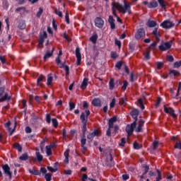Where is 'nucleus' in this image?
<instances>
[{
	"label": "nucleus",
	"mask_w": 181,
	"mask_h": 181,
	"mask_svg": "<svg viewBox=\"0 0 181 181\" xmlns=\"http://www.w3.org/2000/svg\"><path fill=\"white\" fill-rule=\"evenodd\" d=\"M91 114L89 110H86L85 112H82L80 116V119L83 124L82 127V132L83 134L81 137V146L82 148V153H86V151H87V146H86V144H87V139H86V132H87V122L88 121V116Z\"/></svg>",
	"instance_id": "1"
},
{
	"label": "nucleus",
	"mask_w": 181,
	"mask_h": 181,
	"mask_svg": "<svg viewBox=\"0 0 181 181\" xmlns=\"http://www.w3.org/2000/svg\"><path fill=\"white\" fill-rule=\"evenodd\" d=\"M112 6H115L119 12H122V13H127V11L129 15H131V4H128L127 1H124V6L120 4L119 3H112Z\"/></svg>",
	"instance_id": "2"
},
{
	"label": "nucleus",
	"mask_w": 181,
	"mask_h": 181,
	"mask_svg": "<svg viewBox=\"0 0 181 181\" xmlns=\"http://www.w3.org/2000/svg\"><path fill=\"white\" fill-rule=\"evenodd\" d=\"M173 43V42L172 40H170L169 42H162L159 45L158 49L161 52H166V50H169V49H170L172 47Z\"/></svg>",
	"instance_id": "3"
},
{
	"label": "nucleus",
	"mask_w": 181,
	"mask_h": 181,
	"mask_svg": "<svg viewBox=\"0 0 181 181\" xmlns=\"http://www.w3.org/2000/svg\"><path fill=\"white\" fill-rule=\"evenodd\" d=\"M95 136L97 138L100 136V131H98V129H95L93 132L88 133V134L87 135L88 142H93Z\"/></svg>",
	"instance_id": "4"
},
{
	"label": "nucleus",
	"mask_w": 181,
	"mask_h": 181,
	"mask_svg": "<svg viewBox=\"0 0 181 181\" xmlns=\"http://www.w3.org/2000/svg\"><path fill=\"white\" fill-rule=\"evenodd\" d=\"M135 128H136V122H133L131 124H127L126 126V132L129 136L130 135H132L134 134V131H135Z\"/></svg>",
	"instance_id": "5"
},
{
	"label": "nucleus",
	"mask_w": 181,
	"mask_h": 181,
	"mask_svg": "<svg viewBox=\"0 0 181 181\" xmlns=\"http://www.w3.org/2000/svg\"><path fill=\"white\" fill-rule=\"evenodd\" d=\"M160 26L163 29H172V28H175V23L170 20H165L160 24Z\"/></svg>",
	"instance_id": "6"
},
{
	"label": "nucleus",
	"mask_w": 181,
	"mask_h": 181,
	"mask_svg": "<svg viewBox=\"0 0 181 181\" xmlns=\"http://www.w3.org/2000/svg\"><path fill=\"white\" fill-rule=\"evenodd\" d=\"M29 173H31V175H35V176H40V175H45V173H47V170L45 168H40V170H29Z\"/></svg>",
	"instance_id": "7"
},
{
	"label": "nucleus",
	"mask_w": 181,
	"mask_h": 181,
	"mask_svg": "<svg viewBox=\"0 0 181 181\" xmlns=\"http://www.w3.org/2000/svg\"><path fill=\"white\" fill-rule=\"evenodd\" d=\"M145 35H146L145 29L144 28H141L137 29L135 33L134 37L136 40H139L142 39V37H144Z\"/></svg>",
	"instance_id": "8"
},
{
	"label": "nucleus",
	"mask_w": 181,
	"mask_h": 181,
	"mask_svg": "<svg viewBox=\"0 0 181 181\" xmlns=\"http://www.w3.org/2000/svg\"><path fill=\"white\" fill-rule=\"evenodd\" d=\"M4 175L9 177V179H12V172H11V167L8 164L1 165Z\"/></svg>",
	"instance_id": "9"
},
{
	"label": "nucleus",
	"mask_w": 181,
	"mask_h": 181,
	"mask_svg": "<svg viewBox=\"0 0 181 181\" xmlns=\"http://www.w3.org/2000/svg\"><path fill=\"white\" fill-rule=\"evenodd\" d=\"M104 20H103L101 17H96L95 18V26H96V28L102 29V28H104Z\"/></svg>",
	"instance_id": "10"
},
{
	"label": "nucleus",
	"mask_w": 181,
	"mask_h": 181,
	"mask_svg": "<svg viewBox=\"0 0 181 181\" xmlns=\"http://www.w3.org/2000/svg\"><path fill=\"white\" fill-rule=\"evenodd\" d=\"M12 100V93L10 91L4 92V95L0 98V103L4 101H11Z\"/></svg>",
	"instance_id": "11"
},
{
	"label": "nucleus",
	"mask_w": 181,
	"mask_h": 181,
	"mask_svg": "<svg viewBox=\"0 0 181 181\" xmlns=\"http://www.w3.org/2000/svg\"><path fill=\"white\" fill-rule=\"evenodd\" d=\"M164 111L165 114H170L173 118H177V115L175 113V110L173 107H167L164 105Z\"/></svg>",
	"instance_id": "12"
},
{
	"label": "nucleus",
	"mask_w": 181,
	"mask_h": 181,
	"mask_svg": "<svg viewBox=\"0 0 181 181\" xmlns=\"http://www.w3.org/2000/svg\"><path fill=\"white\" fill-rule=\"evenodd\" d=\"M75 54L77 59L76 64L77 66H80L81 64V52H80V47H77L76 48Z\"/></svg>",
	"instance_id": "13"
},
{
	"label": "nucleus",
	"mask_w": 181,
	"mask_h": 181,
	"mask_svg": "<svg viewBox=\"0 0 181 181\" xmlns=\"http://www.w3.org/2000/svg\"><path fill=\"white\" fill-rule=\"evenodd\" d=\"M132 118L134 119V122L138 121V116L139 115V110L138 109H134L130 112Z\"/></svg>",
	"instance_id": "14"
},
{
	"label": "nucleus",
	"mask_w": 181,
	"mask_h": 181,
	"mask_svg": "<svg viewBox=\"0 0 181 181\" xmlns=\"http://www.w3.org/2000/svg\"><path fill=\"white\" fill-rule=\"evenodd\" d=\"M45 39H47V33L43 31V35H40L38 39V44L43 45L45 43Z\"/></svg>",
	"instance_id": "15"
},
{
	"label": "nucleus",
	"mask_w": 181,
	"mask_h": 181,
	"mask_svg": "<svg viewBox=\"0 0 181 181\" xmlns=\"http://www.w3.org/2000/svg\"><path fill=\"white\" fill-rule=\"evenodd\" d=\"M117 119H117V116H113L112 117L109 119V120H108V127L110 128H114V124H115V122H117Z\"/></svg>",
	"instance_id": "16"
},
{
	"label": "nucleus",
	"mask_w": 181,
	"mask_h": 181,
	"mask_svg": "<svg viewBox=\"0 0 181 181\" xmlns=\"http://www.w3.org/2000/svg\"><path fill=\"white\" fill-rule=\"evenodd\" d=\"M54 52V47H52V51H47L45 54L44 55V62H47V59H50L52 56H53V53Z\"/></svg>",
	"instance_id": "17"
},
{
	"label": "nucleus",
	"mask_w": 181,
	"mask_h": 181,
	"mask_svg": "<svg viewBox=\"0 0 181 181\" xmlns=\"http://www.w3.org/2000/svg\"><path fill=\"white\" fill-rule=\"evenodd\" d=\"M44 81H46V77H45L42 75H40L37 79V86L42 87L43 85L42 84V83H43Z\"/></svg>",
	"instance_id": "18"
},
{
	"label": "nucleus",
	"mask_w": 181,
	"mask_h": 181,
	"mask_svg": "<svg viewBox=\"0 0 181 181\" xmlns=\"http://www.w3.org/2000/svg\"><path fill=\"white\" fill-rule=\"evenodd\" d=\"M144 124H145V120L141 119L139 121V125L135 129L136 132H142V127H144Z\"/></svg>",
	"instance_id": "19"
},
{
	"label": "nucleus",
	"mask_w": 181,
	"mask_h": 181,
	"mask_svg": "<svg viewBox=\"0 0 181 181\" xmlns=\"http://www.w3.org/2000/svg\"><path fill=\"white\" fill-rule=\"evenodd\" d=\"M91 104L93 107H101V100L98 98H95L92 100Z\"/></svg>",
	"instance_id": "20"
},
{
	"label": "nucleus",
	"mask_w": 181,
	"mask_h": 181,
	"mask_svg": "<svg viewBox=\"0 0 181 181\" xmlns=\"http://www.w3.org/2000/svg\"><path fill=\"white\" fill-rule=\"evenodd\" d=\"M35 156H36V159L37 162H39V163L43 161V156L40 154V151H39V148L35 149Z\"/></svg>",
	"instance_id": "21"
},
{
	"label": "nucleus",
	"mask_w": 181,
	"mask_h": 181,
	"mask_svg": "<svg viewBox=\"0 0 181 181\" xmlns=\"http://www.w3.org/2000/svg\"><path fill=\"white\" fill-rule=\"evenodd\" d=\"M108 22L110 25V29H115V19H114V17H112V16H109Z\"/></svg>",
	"instance_id": "22"
},
{
	"label": "nucleus",
	"mask_w": 181,
	"mask_h": 181,
	"mask_svg": "<svg viewBox=\"0 0 181 181\" xmlns=\"http://www.w3.org/2000/svg\"><path fill=\"white\" fill-rule=\"evenodd\" d=\"M11 121H8L6 124H5V127L6 128H8V131H10V134H9V135H10V136L13 134V132H15V128H16V122H15V127H14V128H13V129H12L11 131Z\"/></svg>",
	"instance_id": "23"
},
{
	"label": "nucleus",
	"mask_w": 181,
	"mask_h": 181,
	"mask_svg": "<svg viewBox=\"0 0 181 181\" xmlns=\"http://www.w3.org/2000/svg\"><path fill=\"white\" fill-rule=\"evenodd\" d=\"M18 29L21 30H25L26 29V22L24 20H21L18 22Z\"/></svg>",
	"instance_id": "24"
},
{
	"label": "nucleus",
	"mask_w": 181,
	"mask_h": 181,
	"mask_svg": "<svg viewBox=\"0 0 181 181\" xmlns=\"http://www.w3.org/2000/svg\"><path fill=\"white\" fill-rule=\"evenodd\" d=\"M87 86H88V78H84L82 84L81 85V88L82 90H86Z\"/></svg>",
	"instance_id": "25"
},
{
	"label": "nucleus",
	"mask_w": 181,
	"mask_h": 181,
	"mask_svg": "<svg viewBox=\"0 0 181 181\" xmlns=\"http://www.w3.org/2000/svg\"><path fill=\"white\" fill-rule=\"evenodd\" d=\"M147 26L148 28H156V26H158V23L152 20H148L147 22Z\"/></svg>",
	"instance_id": "26"
},
{
	"label": "nucleus",
	"mask_w": 181,
	"mask_h": 181,
	"mask_svg": "<svg viewBox=\"0 0 181 181\" xmlns=\"http://www.w3.org/2000/svg\"><path fill=\"white\" fill-rule=\"evenodd\" d=\"M46 153L47 156H52L53 153L52 152V148H53V145L50 144L49 146H46Z\"/></svg>",
	"instance_id": "27"
},
{
	"label": "nucleus",
	"mask_w": 181,
	"mask_h": 181,
	"mask_svg": "<svg viewBox=\"0 0 181 181\" xmlns=\"http://www.w3.org/2000/svg\"><path fill=\"white\" fill-rule=\"evenodd\" d=\"M152 35L155 36L156 40H159V37H160V33L158 32V28H155L152 32Z\"/></svg>",
	"instance_id": "28"
},
{
	"label": "nucleus",
	"mask_w": 181,
	"mask_h": 181,
	"mask_svg": "<svg viewBox=\"0 0 181 181\" xmlns=\"http://www.w3.org/2000/svg\"><path fill=\"white\" fill-rule=\"evenodd\" d=\"M158 1H156V0H153L149 2L148 8L150 9H152L153 8H158Z\"/></svg>",
	"instance_id": "29"
},
{
	"label": "nucleus",
	"mask_w": 181,
	"mask_h": 181,
	"mask_svg": "<svg viewBox=\"0 0 181 181\" xmlns=\"http://www.w3.org/2000/svg\"><path fill=\"white\" fill-rule=\"evenodd\" d=\"M98 39V35L97 33L93 34L90 37V40L93 43V45H95L97 43V40Z\"/></svg>",
	"instance_id": "30"
},
{
	"label": "nucleus",
	"mask_w": 181,
	"mask_h": 181,
	"mask_svg": "<svg viewBox=\"0 0 181 181\" xmlns=\"http://www.w3.org/2000/svg\"><path fill=\"white\" fill-rule=\"evenodd\" d=\"M115 87V83L114 78H110L109 81V90H112Z\"/></svg>",
	"instance_id": "31"
},
{
	"label": "nucleus",
	"mask_w": 181,
	"mask_h": 181,
	"mask_svg": "<svg viewBox=\"0 0 181 181\" xmlns=\"http://www.w3.org/2000/svg\"><path fill=\"white\" fill-rule=\"evenodd\" d=\"M53 81V76L52 74H48L47 79V86H52V83Z\"/></svg>",
	"instance_id": "32"
},
{
	"label": "nucleus",
	"mask_w": 181,
	"mask_h": 181,
	"mask_svg": "<svg viewBox=\"0 0 181 181\" xmlns=\"http://www.w3.org/2000/svg\"><path fill=\"white\" fill-rule=\"evenodd\" d=\"M26 103H27L26 100L25 99L23 100L21 108L24 109L23 110L24 114H26V111L28 110V105H26Z\"/></svg>",
	"instance_id": "33"
},
{
	"label": "nucleus",
	"mask_w": 181,
	"mask_h": 181,
	"mask_svg": "<svg viewBox=\"0 0 181 181\" xmlns=\"http://www.w3.org/2000/svg\"><path fill=\"white\" fill-rule=\"evenodd\" d=\"M169 74H173L175 77H176L177 76H180V72H179V71L177 70L171 69L169 71Z\"/></svg>",
	"instance_id": "34"
},
{
	"label": "nucleus",
	"mask_w": 181,
	"mask_h": 181,
	"mask_svg": "<svg viewBox=\"0 0 181 181\" xmlns=\"http://www.w3.org/2000/svg\"><path fill=\"white\" fill-rule=\"evenodd\" d=\"M19 159L20 160H28V159H29V155L28 153H25L19 157Z\"/></svg>",
	"instance_id": "35"
},
{
	"label": "nucleus",
	"mask_w": 181,
	"mask_h": 181,
	"mask_svg": "<svg viewBox=\"0 0 181 181\" xmlns=\"http://www.w3.org/2000/svg\"><path fill=\"white\" fill-rule=\"evenodd\" d=\"M13 148L18 152H22V146H21L19 143H15L13 144Z\"/></svg>",
	"instance_id": "36"
},
{
	"label": "nucleus",
	"mask_w": 181,
	"mask_h": 181,
	"mask_svg": "<svg viewBox=\"0 0 181 181\" xmlns=\"http://www.w3.org/2000/svg\"><path fill=\"white\" fill-rule=\"evenodd\" d=\"M137 80H138V76L135 75L134 73H132L130 75L131 83H134V81H136Z\"/></svg>",
	"instance_id": "37"
},
{
	"label": "nucleus",
	"mask_w": 181,
	"mask_h": 181,
	"mask_svg": "<svg viewBox=\"0 0 181 181\" xmlns=\"http://www.w3.org/2000/svg\"><path fill=\"white\" fill-rule=\"evenodd\" d=\"M160 8H162V9H166V4H165V0H157Z\"/></svg>",
	"instance_id": "38"
},
{
	"label": "nucleus",
	"mask_w": 181,
	"mask_h": 181,
	"mask_svg": "<svg viewBox=\"0 0 181 181\" xmlns=\"http://www.w3.org/2000/svg\"><path fill=\"white\" fill-rule=\"evenodd\" d=\"M45 179L46 181H52V176H53L52 175V173H45Z\"/></svg>",
	"instance_id": "39"
},
{
	"label": "nucleus",
	"mask_w": 181,
	"mask_h": 181,
	"mask_svg": "<svg viewBox=\"0 0 181 181\" xmlns=\"http://www.w3.org/2000/svg\"><path fill=\"white\" fill-rule=\"evenodd\" d=\"M52 122L54 128H57V127H59V122L57 121V119L56 118L52 119Z\"/></svg>",
	"instance_id": "40"
},
{
	"label": "nucleus",
	"mask_w": 181,
	"mask_h": 181,
	"mask_svg": "<svg viewBox=\"0 0 181 181\" xmlns=\"http://www.w3.org/2000/svg\"><path fill=\"white\" fill-rule=\"evenodd\" d=\"M133 146L134 149H136V150L142 149V145L139 144L136 141L134 143Z\"/></svg>",
	"instance_id": "41"
},
{
	"label": "nucleus",
	"mask_w": 181,
	"mask_h": 181,
	"mask_svg": "<svg viewBox=\"0 0 181 181\" xmlns=\"http://www.w3.org/2000/svg\"><path fill=\"white\" fill-rule=\"evenodd\" d=\"M122 64H124V62L122 61L117 62L115 64L116 69L121 70V68L122 67Z\"/></svg>",
	"instance_id": "42"
},
{
	"label": "nucleus",
	"mask_w": 181,
	"mask_h": 181,
	"mask_svg": "<svg viewBox=\"0 0 181 181\" xmlns=\"http://www.w3.org/2000/svg\"><path fill=\"white\" fill-rule=\"evenodd\" d=\"M64 70H65V76L66 77H69V76L70 75V67L69 66L66 65Z\"/></svg>",
	"instance_id": "43"
},
{
	"label": "nucleus",
	"mask_w": 181,
	"mask_h": 181,
	"mask_svg": "<svg viewBox=\"0 0 181 181\" xmlns=\"http://www.w3.org/2000/svg\"><path fill=\"white\" fill-rule=\"evenodd\" d=\"M158 146H159V142L154 141L153 142V147H152L153 151H156V149L158 148Z\"/></svg>",
	"instance_id": "44"
},
{
	"label": "nucleus",
	"mask_w": 181,
	"mask_h": 181,
	"mask_svg": "<svg viewBox=\"0 0 181 181\" xmlns=\"http://www.w3.org/2000/svg\"><path fill=\"white\" fill-rule=\"evenodd\" d=\"M144 58L146 59V60H151V52H146L144 53Z\"/></svg>",
	"instance_id": "45"
},
{
	"label": "nucleus",
	"mask_w": 181,
	"mask_h": 181,
	"mask_svg": "<svg viewBox=\"0 0 181 181\" xmlns=\"http://www.w3.org/2000/svg\"><path fill=\"white\" fill-rule=\"evenodd\" d=\"M144 172L143 173V175H145L148 172H149V165L144 164Z\"/></svg>",
	"instance_id": "46"
},
{
	"label": "nucleus",
	"mask_w": 181,
	"mask_h": 181,
	"mask_svg": "<svg viewBox=\"0 0 181 181\" xmlns=\"http://www.w3.org/2000/svg\"><path fill=\"white\" fill-rule=\"evenodd\" d=\"M167 62L170 63H173L175 62V58L172 55H167Z\"/></svg>",
	"instance_id": "47"
},
{
	"label": "nucleus",
	"mask_w": 181,
	"mask_h": 181,
	"mask_svg": "<svg viewBox=\"0 0 181 181\" xmlns=\"http://www.w3.org/2000/svg\"><path fill=\"white\" fill-rule=\"evenodd\" d=\"M163 64H165L164 62H157L156 66H157L158 70H160V69H162V67H163Z\"/></svg>",
	"instance_id": "48"
},
{
	"label": "nucleus",
	"mask_w": 181,
	"mask_h": 181,
	"mask_svg": "<svg viewBox=\"0 0 181 181\" xmlns=\"http://www.w3.org/2000/svg\"><path fill=\"white\" fill-rule=\"evenodd\" d=\"M69 111H73L76 108V103L73 102H69Z\"/></svg>",
	"instance_id": "49"
},
{
	"label": "nucleus",
	"mask_w": 181,
	"mask_h": 181,
	"mask_svg": "<svg viewBox=\"0 0 181 181\" xmlns=\"http://www.w3.org/2000/svg\"><path fill=\"white\" fill-rule=\"evenodd\" d=\"M47 169L49 172H52V173H54L57 172V168H54L52 167V166H47Z\"/></svg>",
	"instance_id": "50"
},
{
	"label": "nucleus",
	"mask_w": 181,
	"mask_h": 181,
	"mask_svg": "<svg viewBox=\"0 0 181 181\" xmlns=\"http://www.w3.org/2000/svg\"><path fill=\"white\" fill-rule=\"evenodd\" d=\"M127 87H128V81H124L123 86H122V90L125 91L127 90Z\"/></svg>",
	"instance_id": "51"
},
{
	"label": "nucleus",
	"mask_w": 181,
	"mask_h": 181,
	"mask_svg": "<svg viewBox=\"0 0 181 181\" xmlns=\"http://www.w3.org/2000/svg\"><path fill=\"white\" fill-rule=\"evenodd\" d=\"M46 122L47 124H50V122H52V117H51V115L50 114H47L46 115Z\"/></svg>",
	"instance_id": "52"
},
{
	"label": "nucleus",
	"mask_w": 181,
	"mask_h": 181,
	"mask_svg": "<svg viewBox=\"0 0 181 181\" xmlns=\"http://www.w3.org/2000/svg\"><path fill=\"white\" fill-rule=\"evenodd\" d=\"M127 142V139H125V137H123L121 139V142L120 144H119V146H125V144Z\"/></svg>",
	"instance_id": "53"
},
{
	"label": "nucleus",
	"mask_w": 181,
	"mask_h": 181,
	"mask_svg": "<svg viewBox=\"0 0 181 181\" xmlns=\"http://www.w3.org/2000/svg\"><path fill=\"white\" fill-rule=\"evenodd\" d=\"M158 177L156 178V181H160L162 179V173L159 170H157Z\"/></svg>",
	"instance_id": "54"
},
{
	"label": "nucleus",
	"mask_w": 181,
	"mask_h": 181,
	"mask_svg": "<svg viewBox=\"0 0 181 181\" xmlns=\"http://www.w3.org/2000/svg\"><path fill=\"white\" fill-rule=\"evenodd\" d=\"M181 66V61L175 62L174 63L173 67L174 69H179Z\"/></svg>",
	"instance_id": "55"
},
{
	"label": "nucleus",
	"mask_w": 181,
	"mask_h": 181,
	"mask_svg": "<svg viewBox=\"0 0 181 181\" xmlns=\"http://www.w3.org/2000/svg\"><path fill=\"white\" fill-rule=\"evenodd\" d=\"M65 21H66L67 25H70V17L69 16V13H67V12L65 14Z\"/></svg>",
	"instance_id": "56"
},
{
	"label": "nucleus",
	"mask_w": 181,
	"mask_h": 181,
	"mask_svg": "<svg viewBox=\"0 0 181 181\" xmlns=\"http://www.w3.org/2000/svg\"><path fill=\"white\" fill-rule=\"evenodd\" d=\"M42 13H43V8H42V7H40L38 12L37 13V18H40Z\"/></svg>",
	"instance_id": "57"
},
{
	"label": "nucleus",
	"mask_w": 181,
	"mask_h": 181,
	"mask_svg": "<svg viewBox=\"0 0 181 181\" xmlns=\"http://www.w3.org/2000/svg\"><path fill=\"white\" fill-rule=\"evenodd\" d=\"M115 44L116 45V46H118L119 49L121 48V41L120 40H119L118 39L115 38Z\"/></svg>",
	"instance_id": "58"
},
{
	"label": "nucleus",
	"mask_w": 181,
	"mask_h": 181,
	"mask_svg": "<svg viewBox=\"0 0 181 181\" xmlns=\"http://www.w3.org/2000/svg\"><path fill=\"white\" fill-rule=\"evenodd\" d=\"M54 12H55L56 15L59 16V18H63V13H62V11H60L57 9H55Z\"/></svg>",
	"instance_id": "59"
},
{
	"label": "nucleus",
	"mask_w": 181,
	"mask_h": 181,
	"mask_svg": "<svg viewBox=\"0 0 181 181\" xmlns=\"http://www.w3.org/2000/svg\"><path fill=\"white\" fill-rule=\"evenodd\" d=\"M115 101H116L115 98H114L112 100V101H111V103H110V108H114V107H115Z\"/></svg>",
	"instance_id": "60"
},
{
	"label": "nucleus",
	"mask_w": 181,
	"mask_h": 181,
	"mask_svg": "<svg viewBox=\"0 0 181 181\" xmlns=\"http://www.w3.org/2000/svg\"><path fill=\"white\" fill-rule=\"evenodd\" d=\"M110 57L112 59H117L118 57V54H117V52H111Z\"/></svg>",
	"instance_id": "61"
},
{
	"label": "nucleus",
	"mask_w": 181,
	"mask_h": 181,
	"mask_svg": "<svg viewBox=\"0 0 181 181\" xmlns=\"http://www.w3.org/2000/svg\"><path fill=\"white\" fill-rule=\"evenodd\" d=\"M111 129H112V127H108L107 132H106L107 136H111Z\"/></svg>",
	"instance_id": "62"
},
{
	"label": "nucleus",
	"mask_w": 181,
	"mask_h": 181,
	"mask_svg": "<svg viewBox=\"0 0 181 181\" xmlns=\"http://www.w3.org/2000/svg\"><path fill=\"white\" fill-rule=\"evenodd\" d=\"M158 43L156 42H153L152 44L149 45V49H155Z\"/></svg>",
	"instance_id": "63"
},
{
	"label": "nucleus",
	"mask_w": 181,
	"mask_h": 181,
	"mask_svg": "<svg viewBox=\"0 0 181 181\" xmlns=\"http://www.w3.org/2000/svg\"><path fill=\"white\" fill-rule=\"evenodd\" d=\"M32 132V128H30V127L27 126L25 127V133L26 134H30Z\"/></svg>",
	"instance_id": "64"
}]
</instances>
